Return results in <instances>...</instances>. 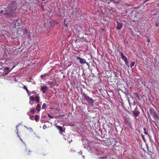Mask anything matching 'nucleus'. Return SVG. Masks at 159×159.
Listing matches in <instances>:
<instances>
[{"instance_id": "f257e3e1", "label": "nucleus", "mask_w": 159, "mask_h": 159, "mask_svg": "<svg viewBox=\"0 0 159 159\" xmlns=\"http://www.w3.org/2000/svg\"><path fill=\"white\" fill-rule=\"evenodd\" d=\"M16 4L15 2H11L9 5L8 7L6 9L7 12L5 13V15L7 16H10L11 14L16 9Z\"/></svg>"}, {"instance_id": "f03ea898", "label": "nucleus", "mask_w": 159, "mask_h": 159, "mask_svg": "<svg viewBox=\"0 0 159 159\" xmlns=\"http://www.w3.org/2000/svg\"><path fill=\"white\" fill-rule=\"evenodd\" d=\"M150 114L152 116V117L155 119V120H159V115H157L154 110L151 108L149 109Z\"/></svg>"}, {"instance_id": "7ed1b4c3", "label": "nucleus", "mask_w": 159, "mask_h": 159, "mask_svg": "<svg viewBox=\"0 0 159 159\" xmlns=\"http://www.w3.org/2000/svg\"><path fill=\"white\" fill-rule=\"evenodd\" d=\"M81 93L82 95V97L84 98L86 101L90 103H92L93 102V100L89 98V97L86 94H85L84 92L83 91H81Z\"/></svg>"}, {"instance_id": "20e7f679", "label": "nucleus", "mask_w": 159, "mask_h": 159, "mask_svg": "<svg viewBox=\"0 0 159 159\" xmlns=\"http://www.w3.org/2000/svg\"><path fill=\"white\" fill-rule=\"evenodd\" d=\"M126 114L125 113L123 115V116H125V117L124 116L123 117L124 121L126 125H128L129 127H131L132 126V123L130 120L128 116H126Z\"/></svg>"}, {"instance_id": "39448f33", "label": "nucleus", "mask_w": 159, "mask_h": 159, "mask_svg": "<svg viewBox=\"0 0 159 159\" xmlns=\"http://www.w3.org/2000/svg\"><path fill=\"white\" fill-rule=\"evenodd\" d=\"M76 58L79 60L81 64H84L86 63V61L84 58H80L79 57H76Z\"/></svg>"}, {"instance_id": "423d86ee", "label": "nucleus", "mask_w": 159, "mask_h": 159, "mask_svg": "<svg viewBox=\"0 0 159 159\" xmlns=\"http://www.w3.org/2000/svg\"><path fill=\"white\" fill-rule=\"evenodd\" d=\"M56 127L59 130V133L63 135L62 132H65V130L62 129V127L58 125H56Z\"/></svg>"}, {"instance_id": "0eeeda50", "label": "nucleus", "mask_w": 159, "mask_h": 159, "mask_svg": "<svg viewBox=\"0 0 159 159\" xmlns=\"http://www.w3.org/2000/svg\"><path fill=\"white\" fill-rule=\"evenodd\" d=\"M40 89L43 93H46V90H48V88L46 86H41Z\"/></svg>"}, {"instance_id": "6e6552de", "label": "nucleus", "mask_w": 159, "mask_h": 159, "mask_svg": "<svg viewBox=\"0 0 159 159\" xmlns=\"http://www.w3.org/2000/svg\"><path fill=\"white\" fill-rule=\"evenodd\" d=\"M117 27L116 29L117 30H120L123 24L119 22L118 21H116Z\"/></svg>"}, {"instance_id": "1a4fd4ad", "label": "nucleus", "mask_w": 159, "mask_h": 159, "mask_svg": "<svg viewBox=\"0 0 159 159\" xmlns=\"http://www.w3.org/2000/svg\"><path fill=\"white\" fill-rule=\"evenodd\" d=\"M31 151L27 148L25 149L24 151V153L25 155L27 156H30L31 155Z\"/></svg>"}, {"instance_id": "9d476101", "label": "nucleus", "mask_w": 159, "mask_h": 159, "mask_svg": "<svg viewBox=\"0 0 159 159\" xmlns=\"http://www.w3.org/2000/svg\"><path fill=\"white\" fill-rule=\"evenodd\" d=\"M35 112V109L34 108H33L32 109H30V112H27V114L29 116H30V113H32V114H34Z\"/></svg>"}, {"instance_id": "9b49d317", "label": "nucleus", "mask_w": 159, "mask_h": 159, "mask_svg": "<svg viewBox=\"0 0 159 159\" xmlns=\"http://www.w3.org/2000/svg\"><path fill=\"white\" fill-rule=\"evenodd\" d=\"M4 74H7L9 72V69L8 67H6L4 69Z\"/></svg>"}, {"instance_id": "f8f14e48", "label": "nucleus", "mask_w": 159, "mask_h": 159, "mask_svg": "<svg viewBox=\"0 0 159 159\" xmlns=\"http://www.w3.org/2000/svg\"><path fill=\"white\" fill-rule=\"evenodd\" d=\"M121 57L122 59L125 61H126V60H128L127 58L126 57H125V56H124L123 55V53L121 52Z\"/></svg>"}, {"instance_id": "ddd939ff", "label": "nucleus", "mask_w": 159, "mask_h": 159, "mask_svg": "<svg viewBox=\"0 0 159 159\" xmlns=\"http://www.w3.org/2000/svg\"><path fill=\"white\" fill-rule=\"evenodd\" d=\"M47 123H49L50 124H51V123L49 121L47 122H46V124L44 125L43 126V128L44 129H46V128H47L48 127H49V126H47Z\"/></svg>"}, {"instance_id": "4468645a", "label": "nucleus", "mask_w": 159, "mask_h": 159, "mask_svg": "<svg viewBox=\"0 0 159 159\" xmlns=\"http://www.w3.org/2000/svg\"><path fill=\"white\" fill-rule=\"evenodd\" d=\"M35 100L37 102V103H38L39 102V97L38 96H36L35 97Z\"/></svg>"}, {"instance_id": "2eb2a0df", "label": "nucleus", "mask_w": 159, "mask_h": 159, "mask_svg": "<svg viewBox=\"0 0 159 159\" xmlns=\"http://www.w3.org/2000/svg\"><path fill=\"white\" fill-rule=\"evenodd\" d=\"M133 114L135 116H139V111H134L133 112Z\"/></svg>"}, {"instance_id": "dca6fc26", "label": "nucleus", "mask_w": 159, "mask_h": 159, "mask_svg": "<svg viewBox=\"0 0 159 159\" xmlns=\"http://www.w3.org/2000/svg\"><path fill=\"white\" fill-rule=\"evenodd\" d=\"M23 88L25 89V90H26V92H27V93L28 94H29V90L28 89H27V87H26L25 85H23Z\"/></svg>"}, {"instance_id": "f3484780", "label": "nucleus", "mask_w": 159, "mask_h": 159, "mask_svg": "<svg viewBox=\"0 0 159 159\" xmlns=\"http://www.w3.org/2000/svg\"><path fill=\"white\" fill-rule=\"evenodd\" d=\"M40 109V106L39 104H38L36 107V110L38 111H39Z\"/></svg>"}, {"instance_id": "a211bd4d", "label": "nucleus", "mask_w": 159, "mask_h": 159, "mask_svg": "<svg viewBox=\"0 0 159 159\" xmlns=\"http://www.w3.org/2000/svg\"><path fill=\"white\" fill-rule=\"evenodd\" d=\"M143 130L144 131V133L146 135H148V136H149V135L148 134V131H147V129L144 128H143Z\"/></svg>"}, {"instance_id": "6ab92c4d", "label": "nucleus", "mask_w": 159, "mask_h": 159, "mask_svg": "<svg viewBox=\"0 0 159 159\" xmlns=\"http://www.w3.org/2000/svg\"><path fill=\"white\" fill-rule=\"evenodd\" d=\"M39 116L38 115H36L34 116V120L36 121H37L39 119Z\"/></svg>"}, {"instance_id": "aec40b11", "label": "nucleus", "mask_w": 159, "mask_h": 159, "mask_svg": "<svg viewBox=\"0 0 159 159\" xmlns=\"http://www.w3.org/2000/svg\"><path fill=\"white\" fill-rule=\"evenodd\" d=\"M35 97H33V96H30V99L32 101H35Z\"/></svg>"}, {"instance_id": "412c9836", "label": "nucleus", "mask_w": 159, "mask_h": 159, "mask_svg": "<svg viewBox=\"0 0 159 159\" xmlns=\"http://www.w3.org/2000/svg\"><path fill=\"white\" fill-rule=\"evenodd\" d=\"M46 107H47L45 103H43L42 106V109H46Z\"/></svg>"}, {"instance_id": "4be33fe9", "label": "nucleus", "mask_w": 159, "mask_h": 159, "mask_svg": "<svg viewBox=\"0 0 159 159\" xmlns=\"http://www.w3.org/2000/svg\"><path fill=\"white\" fill-rule=\"evenodd\" d=\"M25 33L26 34H30V33L28 32L27 30L26 29H25L24 30Z\"/></svg>"}, {"instance_id": "5701e85b", "label": "nucleus", "mask_w": 159, "mask_h": 159, "mask_svg": "<svg viewBox=\"0 0 159 159\" xmlns=\"http://www.w3.org/2000/svg\"><path fill=\"white\" fill-rule=\"evenodd\" d=\"M48 75L47 74H44V75H41V79H43V77H45Z\"/></svg>"}, {"instance_id": "b1692460", "label": "nucleus", "mask_w": 159, "mask_h": 159, "mask_svg": "<svg viewBox=\"0 0 159 159\" xmlns=\"http://www.w3.org/2000/svg\"><path fill=\"white\" fill-rule=\"evenodd\" d=\"M135 63L134 62H133L130 64V66L131 68L134 66Z\"/></svg>"}, {"instance_id": "393cba45", "label": "nucleus", "mask_w": 159, "mask_h": 159, "mask_svg": "<svg viewBox=\"0 0 159 159\" xmlns=\"http://www.w3.org/2000/svg\"><path fill=\"white\" fill-rule=\"evenodd\" d=\"M30 119L31 120H33L34 118V116H30Z\"/></svg>"}, {"instance_id": "a878e982", "label": "nucleus", "mask_w": 159, "mask_h": 159, "mask_svg": "<svg viewBox=\"0 0 159 159\" xmlns=\"http://www.w3.org/2000/svg\"><path fill=\"white\" fill-rule=\"evenodd\" d=\"M48 84L50 85H52L53 84V83L52 81H49L48 82Z\"/></svg>"}, {"instance_id": "bb28decb", "label": "nucleus", "mask_w": 159, "mask_h": 159, "mask_svg": "<svg viewBox=\"0 0 159 159\" xmlns=\"http://www.w3.org/2000/svg\"><path fill=\"white\" fill-rule=\"evenodd\" d=\"M142 137L143 138V139L145 141V138L144 135L143 134H142Z\"/></svg>"}, {"instance_id": "cd10ccee", "label": "nucleus", "mask_w": 159, "mask_h": 159, "mask_svg": "<svg viewBox=\"0 0 159 159\" xmlns=\"http://www.w3.org/2000/svg\"><path fill=\"white\" fill-rule=\"evenodd\" d=\"M48 116L49 118H52V119L53 118V117L52 116H51V115H50L49 114L48 115Z\"/></svg>"}, {"instance_id": "c85d7f7f", "label": "nucleus", "mask_w": 159, "mask_h": 159, "mask_svg": "<svg viewBox=\"0 0 159 159\" xmlns=\"http://www.w3.org/2000/svg\"><path fill=\"white\" fill-rule=\"evenodd\" d=\"M28 35L27 37L28 39H30V34H29Z\"/></svg>"}, {"instance_id": "c756f323", "label": "nucleus", "mask_w": 159, "mask_h": 159, "mask_svg": "<svg viewBox=\"0 0 159 159\" xmlns=\"http://www.w3.org/2000/svg\"><path fill=\"white\" fill-rule=\"evenodd\" d=\"M125 61V64L126 65H128V60H126V61Z\"/></svg>"}, {"instance_id": "7c9ffc66", "label": "nucleus", "mask_w": 159, "mask_h": 159, "mask_svg": "<svg viewBox=\"0 0 159 159\" xmlns=\"http://www.w3.org/2000/svg\"><path fill=\"white\" fill-rule=\"evenodd\" d=\"M4 10H1L0 11V14H2Z\"/></svg>"}, {"instance_id": "2f4dec72", "label": "nucleus", "mask_w": 159, "mask_h": 159, "mask_svg": "<svg viewBox=\"0 0 159 159\" xmlns=\"http://www.w3.org/2000/svg\"><path fill=\"white\" fill-rule=\"evenodd\" d=\"M19 125H16V130H17V133H18V129H17V128H18V127Z\"/></svg>"}, {"instance_id": "473e14b6", "label": "nucleus", "mask_w": 159, "mask_h": 159, "mask_svg": "<svg viewBox=\"0 0 159 159\" xmlns=\"http://www.w3.org/2000/svg\"><path fill=\"white\" fill-rule=\"evenodd\" d=\"M156 26L157 27L159 25V23H156Z\"/></svg>"}, {"instance_id": "72a5a7b5", "label": "nucleus", "mask_w": 159, "mask_h": 159, "mask_svg": "<svg viewBox=\"0 0 159 159\" xmlns=\"http://www.w3.org/2000/svg\"><path fill=\"white\" fill-rule=\"evenodd\" d=\"M32 93H34V94H35V93H36V92H35V91H33L32 92Z\"/></svg>"}, {"instance_id": "f704fd0d", "label": "nucleus", "mask_w": 159, "mask_h": 159, "mask_svg": "<svg viewBox=\"0 0 159 159\" xmlns=\"http://www.w3.org/2000/svg\"><path fill=\"white\" fill-rule=\"evenodd\" d=\"M72 141V139H71L69 141V143H70Z\"/></svg>"}, {"instance_id": "c9c22d12", "label": "nucleus", "mask_w": 159, "mask_h": 159, "mask_svg": "<svg viewBox=\"0 0 159 159\" xmlns=\"http://www.w3.org/2000/svg\"><path fill=\"white\" fill-rule=\"evenodd\" d=\"M106 157H101L100 158H101V159H103V158H106Z\"/></svg>"}, {"instance_id": "e433bc0d", "label": "nucleus", "mask_w": 159, "mask_h": 159, "mask_svg": "<svg viewBox=\"0 0 159 159\" xmlns=\"http://www.w3.org/2000/svg\"><path fill=\"white\" fill-rule=\"evenodd\" d=\"M147 41H148V42H150V40H149V39H147Z\"/></svg>"}, {"instance_id": "4c0bfd02", "label": "nucleus", "mask_w": 159, "mask_h": 159, "mask_svg": "<svg viewBox=\"0 0 159 159\" xmlns=\"http://www.w3.org/2000/svg\"><path fill=\"white\" fill-rule=\"evenodd\" d=\"M157 6L158 7H159V3H157Z\"/></svg>"}, {"instance_id": "58836bf2", "label": "nucleus", "mask_w": 159, "mask_h": 159, "mask_svg": "<svg viewBox=\"0 0 159 159\" xmlns=\"http://www.w3.org/2000/svg\"><path fill=\"white\" fill-rule=\"evenodd\" d=\"M64 139H65V140H66V138H64Z\"/></svg>"}, {"instance_id": "ea45409f", "label": "nucleus", "mask_w": 159, "mask_h": 159, "mask_svg": "<svg viewBox=\"0 0 159 159\" xmlns=\"http://www.w3.org/2000/svg\"><path fill=\"white\" fill-rule=\"evenodd\" d=\"M42 0V1H45V0Z\"/></svg>"}, {"instance_id": "a19ab883", "label": "nucleus", "mask_w": 159, "mask_h": 159, "mask_svg": "<svg viewBox=\"0 0 159 159\" xmlns=\"http://www.w3.org/2000/svg\"><path fill=\"white\" fill-rule=\"evenodd\" d=\"M64 116V115H63L62 116Z\"/></svg>"}]
</instances>
